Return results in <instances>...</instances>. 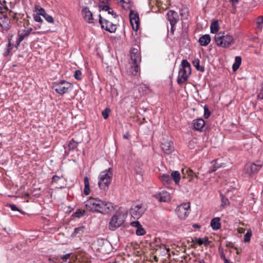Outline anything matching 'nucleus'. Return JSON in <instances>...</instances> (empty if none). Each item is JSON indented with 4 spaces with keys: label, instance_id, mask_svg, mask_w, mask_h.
<instances>
[{
    "label": "nucleus",
    "instance_id": "31",
    "mask_svg": "<svg viewBox=\"0 0 263 263\" xmlns=\"http://www.w3.org/2000/svg\"><path fill=\"white\" fill-rule=\"evenodd\" d=\"M139 70V64L133 63V65L130 67L129 72H130L133 75H136Z\"/></svg>",
    "mask_w": 263,
    "mask_h": 263
},
{
    "label": "nucleus",
    "instance_id": "20",
    "mask_svg": "<svg viewBox=\"0 0 263 263\" xmlns=\"http://www.w3.org/2000/svg\"><path fill=\"white\" fill-rule=\"evenodd\" d=\"M85 229V226H81L74 229L73 233L71 234V236L72 237H75L76 236L80 237L84 233Z\"/></svg>",
    "mask_w": 263,
    "mask_h": 263
},
{
    "label": "nucleus",
    "instance_id": "36",
    "mask_svg": "<svg viewBox=\"0 0 263 263\" xmlns=\"http://www.w3.org/2000/svg\"><path fill=\"white\" fill-rule=\"evenodd\" d=\"M200 61L199 60H195L193 61L194 66L196 67L197 70L203 72L204 71V68L203 66H200Z\"/></svg>",
    "mask_w": 263,
    "mask_h": 263
},
{
    "label": "nucleus",
    "instance_id": "16",
    "mask_svg": "<svg viewBox=\"0 0 263 263\" xmlns=\"http://www.w3.org/2000/svg\"><path fill=\"white\" fill-rule=\"evenodd\" d=\"M154 196L161 202H168L171 200L170 194L166 191L156 194Z\"/></svg>",
    "mask_w": 263,
    "mask_h": 263
},
{
    "label": "nucleus",
    "instance_id": "2",
    "mask_svg": "<svg viewBox=\"0 0 263 263\" xmlns=\"http://www.w3.org/2000/svg\"><path fill=\"white\" fill-rule=\"evenodd\" d=\"M126 217V214L120 210L116 211L108 223V228L111 231H115L121 227L124 222Z\"/></svg>",
    "mask_w": 263,
    "mask_h": 263
},
{
    "label": "nucleus",
    "instance_id": "50",
    "mask_svg": "<svg viewBox=\"0 0 263 263\" xmlns=\"http://www.w3.org/2000/svg\"><path fill=\"white\" fill-rule=\"evenodd\" d=\"M140 52L139 51L138 49H136V48H133L131 49V51H130V54H137V55H138V54H140Z\"/></svg>",
    "mask_w": 263,
    "mask_h": 263
},
{
    "label": "nucleus",
    "instance_id": "23",
    "mask_svg": "<svg viewBox=\"0 0 263 263\" xmlns=\"http://www.w3.org/2000/svg\"><path fill=\"white\" fill-rule=\"evenodd\" d=\"M211 41V37L209 34H205L199 38V42L201 46H207Z\"/></svg>",
    "mask_w": 263,
    "mask_h": 263
},
{
    "label": "nucleus",
    "instance_id": "29",
    "mask_svg": "<svg viewBox=\"0 0 263 263\" xmlns=\"http://www.w3.org/2000/svg\"><path fill=\"white\" fill-rule=\"evenodd\" d=\"M241 63V58L240 57L237 56L235 58V62L233 64L232 68L234 71H236L239 67Z\"/></svg>",
    "mask_w": 263,
    "mask_h": 263
},
{
    "label": "nucleus",
    "instance_id": "13",
    "mask_svg": "<svg viewBox=\"0 0 263 263\" xmlns=\"http://www.w3.org/2000/svg\"><path fill=\"white\" fill-rule=\"evenodd\" d=\"M129 19L133 29L137 31L139 25V18L138 14L133 10H131L129 13Z\"/></svg>",
    "mask_w": 263,
    "mask_h": 263
},
{
    "label": "nucleus",
    "instance_id": "21",
    "mask_svg": "<svg viewBox=\"0 0 263 263\" xmlns=\"http://www.w3.org/2000/svg\"><path fill=\"white\" fill-rule=\"evenodd\" d=\"M159 179L164 185H169L172 182L171 177L168 174H163L159 176Z\"/></svg>",
    "mask_w": 263,
    "mask_h": 263
},
{
    "label": "nucleus",
    "instance_id": "63",
    "mask_svg": "<svg viewBox=\"0 0 263 263\" xmlns=\"http://www.w3.org/2000/svg\"><path fill=\"white\" fill-rule=\"evenodd\" d=\"M221 258H223L224 259L225 258L224 256L223 255H221Z\"/></svg>",
    "mask_w": 263,
    "mask_h": 263
},
{
    "label": "nucleus",
    "instance_id": "48",
    "mask_svg": "<svg viewBox=\"0 0 263 263\" xmlns=\"http://www.w3.org/2000/svg\"><path fill=\"white\" fill-rule=\"evenodd\" d=\"M130 225L131 226H132L133 227H134V228H136V229L139 228L140 226H141V224H140V223L139 222V221H133L130 223Z\"/></svg>",
    "mask_w": 263,
    "mask_h": 263
},
{
    "label": "nucleus",
    "instance_id": "43",
    "mask_svg": "<svg viewBox=\"0 0 263 263\" xmlns=\"http://www.w3.org/2000/svg\"><path fill=\"white\" fill-rule=\"evenodd\" d=\"M221 200V205H224L229 204V201L227 198L224 197L222 194H220Z\"/></svg>",
    "mask_w": 263,
    "mask_h": 263
},
{
    "label": "nucleus",
    "instance_id": "24",
    "mask_svg": "<svg viewBox=\"0 0 263 263\" xmlns=\"http://www.w3.org/2000/svg\"><path fill=\"white\" fill-rule=\"evenodd\" d=\"M220 218L215 217L212 219L211 221V226L214 230H217L220 228Z\"/></svg>",
    "mask_w": 263,
    "mask_h": 263
},
{
    "label": "nucleus",
    "instance_id": "57",
    "mask_svg": "<svg viewBox=\"0 0 263 263\" xmlns=\"http://www.w3.org/2000/svg\"><path fill=\"white\" fill-rule=\"evenodd\" d=\"M183 37H184L185 39H187L188 38V36H187V34H186V33H184V34L183 35Z\"/></svg>",
    "mask_w": 263,
    "mask_h": 263
},
{
    "label": "nucleus",
    "instance_id": "39",
    "mask_svg": "<svg viewBox=\"0 0 263 263\" xmlns=\"http://www.w3.org/2000/svg\"><path fill=\"white\" fill-rule=\"evenodd\" d=\"M252 236V232L251 230L248 231L244 236V241L248 242L250 240L251 237Z\"/></svg>",
    "mask_w": 263,
    "mask_h": 263
},
{
    "label": "nucleus",
    "instance_id": "3",
    "mask_svg": "<svg viewBox=\"0 0 263 263\" xmlns=\"http://www.w3.org/2000/svg\"><path fill=\"white\" fill-rule=\"evenodd\" d=\"M112 168H108L101 172L99 175L98 185L100 189L106 190L110 185L112 177Z\"/></svg>",
    "mask_w": 263,
    "mask_h": 263
},
{
    "label": "nucleus",
    "instance_id": "15",
    "mask_svg": "<svg viewBox=\"0 0 263 263\" xmlns=\"http://www.w3.org/2000/svg\"><path fill=\"white\" fill-rule=\"evenodd\" d=\"M82 14L84 20L88 23H93L92 14L87 7H84L82 10Z\"/></svg>",
    "mask_w": 263,
    "mask_h": 263
},
{
    "label": "nucleus",
    "instance_id": "32",
    "mask_svg": "<svg viewBox=\"0 0 263 263\" xmlns=\"http://www.w3.org/2000/svg\"><path fill=\"white\" fill-rule=\"evenodd\" d=\"M257 28L261 30L263 27V16H259L256 19Z\"/></svg>",
    "mask_w": 263,
    "mask_h": 263
},
{
    "label": "nucleus",
    "instance_id": "17",
    "mask_svg": "<svg viewBox=\"0 0 263 263\" xmlns=\"http://www.w3.org/2000/svg\"><path fill=\"white\" fill-rule=\"evenodd\" d=\"M32 30V28H30L27 30H23L22 32L18 33V38L16 43L19 45L26 37L28 36Z\"/></svg>",
    "mask_w": 263,
    "mask_h": 263
},
{
    "label": "nucleus",
    "instance_id": "47",
    "mask_svg": "<svg viewBox=\"0 0 263 263\" xmlns=\"http://www.w3.org/2000/svg\"><path fill=\"white\" fill-rule=\"evenodd\" d=\"M11 49H12V47L11 46V44H10V43H9V44L8 45V47L6 49V51H5V52L4 53V55L5 57H7L9 54Z\"/></svg>",
    "mask_w": 263,
    "mask_h": 263
},
{
    "label": "nucleus",
    "instance_id": "38",
    "mask_svg": "<svg viewBox=\"0 0 263 263\" xmlns=\"http://www.w3.org/2000/svg\"><path fill=\"white\" fill-rule=\"evenodd\" d=\"M85 211H82L80 209H78L76 211L73 213L72 216L75 217L80 218L84 215Z\"/></svg>",
    "mask_w": 263,
    "mask_h": 263
},
{
    "label": "nucleus",
    "instance_id": "59",
    "mask_svg": "<svg viewBox=\"0 0 263 263\" xmlns=\"http://www.w3.org/2000/svg\"><path fill=\"white\" fill-rule=\"evenodd\" d=\"M39 28H40V26H39V25H37V26L35 27V29H39Z\"/></svg>",
    "mask_w": 263,
    "mask_h": 263
},
{
    "label": "nucleus",
    "instance_id": "60",
    "mask_svg": "<svg viewBox=\"0 0 263 263\" xmlns=\"http://www.w3.org/2000/svg\"><path fill=\"white\" fill-rule=\"evenodd\" d=\"M2 11H3V7L0 6V12L2 13Z\"/></svg>",
    "mask_w": 263,
    "mask_h": 263
},
{
    "label": "nucleus",
    "instance_id": "4",
    "mask_svg": "<svg viewBox=\"0 0 263 263\" xmlns=\"http://www.w3.org/2000/svg\"><path fill=\"white\" fill-rule=\"evenodd\" d=\"M72 88V84L65 80L55 82L53 83V88L56 92L61 95L69 93Z\"/></svg>",
    "mask_w": 263,
    "mask_h": 263
},
{
    "label": "nucleus",
    "instance_id": "42",
    "mask_svg": "<svg viewBox=\"0 0 263 263\" xmlns=\"http://www.w3.org/2000/svg\"><path fill=\"white\" fill-rule=\"evenodd\" d=\"M33 18L34 20L39 23H42L44 22L43 20L41 17V16L37 14H33Z\"/></svg>",
    "mask_w": 263,
    "mask_h": 263
},
{
    "label": "nucleus",
    "instance_id": "11",
    "mask_svg": "<svg viewBox=\"0 0 263 263\" xmlns=\"http://www.w3.org/2000/svg\"><path fill=\"white\" fill-rule=\"evenodd\" d=\"M191 73L190 64L186 60L182 61V78L185 81Z\"/></svg>",
    "mask_w": 263,
    "mask_h": 263
},
{
    "label": "nucleus",
    "instance_id": "34",
    "mask_svg": "<svg viewBox=\"0 0 263 263\" xmlns=\"http://www.w3.org/2000/svg\"><path fill=\"white\" fill-rule=\"evenodd\" d=\"M130 58L133 62V63L139 64L141 62V56L140 53L137 54H130Z\"/></svg>",
    "mask_w": 263,
    "mask_h": 263
},
{
    "label": "nucleus",
    "instance_id": "10",
    "mask_svg": "<svg viewBox=\"0 0 263 263\" xmlns=\"http://www.w3.org/2000/svg\"><path fill=\"white\" fill-rule=\"evenodd\" d=\"M261 167L262 165L260 164L257 165L255 163H249L246 165L244 171L246 174L250 176L252 174L257 173Z\"/></svg>",
    "mask_w": 263,
    "mask_h": 263
},
{
    "label": "nucleus",
    "instance_id": "5",
    "mask_svg": "<svg viewBox=\"0 0 263 263\" xmlns=\"http://www.w3.org/2000/svg\"><path fill=\"white\" fill-rule=\"evenodd\" d=\"M216 45L222 48H227L234 43L233 37L230 35H224L223 33L220 32L215 36Z\"/></svg>",
    "mask_w": 263,
    "mask_h": 263
},
{
    "label": "nucleus",
    "instance_id": "61",
    "mask_svg": "<svg viewBox=\"0 0 263 263\" xmlns=\"http://www.w3.org/2000/svg\"><path fill=\"white\" fill-rule=\"evenodd\" d=\"M224 262H225V263H229L228 260L226 258H224Z\"/></svg>",
    "mask_w": 263,
    "mask_h": 263
},
{
    "label": "nucleus",
    "instance_id": "12",
    "mask_svg": "<svg viewBox=\"0 0 263 263\" xmlns=\"http://www.w3.org/2000/svg\"><path fill=\"white\" fill-rule=\"evenodd\" d=\"M161 149L166 154H171L174 150L173 143L168 140L163 139L161 142Z\"/></svg>",
    "mask_w": 263,
    "mask_h": 263
},
{
    "label": "nucleus",
    "instance_id": "41",
    "mask_svg": "<svg viewBox=\"0 0 263 263\" xmlns=\"http://www.w3.org/2000/svg\"><path fill=\"white\" fill-rule=\"evenodd\" d=\"M82 72L80 70H76L74 72V77L77 80L82 79Z\"/></svg>",
    "mask_w": 263,
    "mask_h": 263
},
{
    "label": "nucleus",
    "instance_id": "6",
    "mask_svg": "<svg viewBox=\"0 0 263 263\" xmlns=\"http://www.w3.org/2000/svg\"><path fill=\"white\" fill-rule=\"evenodd\" d=\"M168 21L171 25L170 33L174 34L175 30V25L179 20L178 13L173 10H170L167 13Z\"/></svg>",
    "mask_w": 263,
    "mask_h": 263
},
{
    "label": "nucleus",
    "instance_id": "46",
    "mask_svg": "<svg viewBox=\"0 0 263 263\" xmlns=\"http://www.w3.org/2000/svg\"><path fill=\"white\" fill-rule=\"evenodd\" d=\"M210 116V112L206 106L204 107V117L205 118L208 119Z\"/></svg>",
    "mask_w": 263,
    "mask_h": 263
},
{
    "label": "nucleus",
    "instance_id": "19",
    "mask_svg": "<svg viewBox=\"0 0 263 263\" xmlns=\"http://www.w3.org/2000/svg\"><path fill=\"white\" fill-rule=\"evenodd\" d=\"M205 125V122L201 118L197 119L193 121L194 128L199 131H201Z\"/></svg>",
    "mask_w": 263,
    "mask_h": 263
},
{
    "label": "nucleus",
    "instance_id": "26",
    "mask_svg": "<svg viewBox=\"0 0 263 263\" xmlns=\"http://www.w3.org/2000/svg\"><path fill=\"white\" fill-rule=\"evenodd\" d=\"M170 176L171 177L172 180H173L175 184H179L181 177L180 174L178 171H173L171 173Z\"/></svg>",
    "mask_w": 263,
    "mask_h": 263
},
{
    "label": "nucleus",
    "instance_id": "14",
    "mask_svg": "<svg viewBox=\"0 0 263 263\" xmlns=\"http://www.w3.org/2000/svg\"><path fill=\"white\" fill-rule=\"evenodd\" d=\"M2 17H0V26L3 30L7 31L10 28V19L6 15L2 14Z\"/></svg>",
    "mask_w": 263,
    "mask_h": 263
},
{
    "label": "nucleus",
    "instance_id": "53",
    "mask_svg": "<svg viewBox=\"0 0 263 263\" xmlns=\"http://www.w3.org/2000/svg\"><path fill=\"white\" fill-rule=\"evenodd\" d=\"M257 97L259 99H263V88L260 90L259 93L258 94Z\"/></svg>",
    "mask_w": 263,
    "mask_h": 263
},
{
    "label": "nucleus",
    "instance_id": "7",
    "mask_svg": "<svg viewBox=\"0 0 263 263\" xmlns=\"http://www.w3.org/2000/svg\"><path fill=\"white\" fill-rule=\"evenodd\" d=\"M145 211V208L142 204L133 205L130 209L132 217L135 219L140 218Z\"/></svg>",
    "mask_w": 263,
    "mask_h": 263
},
{
    "label": "nucleus",
    "instance_id": "28",
    "mask_svg": "<svg viewBox=\"0 0 263 263\" xmlns=\"http://www.w3.org/2000/svg\"><path fill=\"white\" fill-rule=\"evenodd\" d=\"M195 242L197 243L199 245H201L204 244L205 246H208L210 244V241H209L208 238L206 237L204 238H196L195 239Z\"/></svg>",
    "mask_w": 263,
    "mask_h": 263
},
{
    "label": "nucleus",
    "instance_id": "64",
    "mask_svg": "<svg viewBox=\"0 0 263 263\" xmlns=\"http://www.w3.org/2000/svg\"><path fill=\"white\" fill-rule=\"evenodd\" d=\"M200 263H204V261H200Z\"/></svg>",
    "mask_w": 263,
    "mask_h": 263
},
{
    "label": "nucleus",
    "instance_id": "51",
    "mask_svg": "<svg viewBox=\"0 0 263 263\" xmlns=\"http://www.w3.org/2000/svg\"><path fill=\"white\" fill-rule=\"evenodd\" d=\"M106 11L108 12V14H110L112 15H113L114 17H116L117 16L116 14L114 13V11L110 7H109L108 9H107Z\"/></svg>",
    "mask_w": 263,
    "mask_h": 263
},
{
    "label": "nucleus",
    "instance_id": "27",
    "mask_svg": "<svg viewBox=\"0 0 263 263\" xmlns=\"http://www.w3.org/2000/svg\"><path fill=\"white\" fill-rule=\"evenodd\" d=\"M84 194L85 195H88L90 193L89 182L88 177L86 176L84 178Z\"/></svg>",
    "mask_w": 263,
    "mask_h": 263
},
{
    "label": "nucleus",
    "instance_id": "9",
    "mask_svg": "<svg viewBox=\"0 0 263 263\" xmlns=\"http://www.w3.org/2000/svg\"><path fill=\"white\" fill-rule=\"evenodd\" d=\"M190 17L189 14V8L184 6H182V25L184 24V30L186 32V29L189 25V18Z\"/></svg>",
    "mask_w": 263,
    "mask_h": 263
},
{
    "label": "nucleus",
    "instance_id": "8",
    "mask_svg": "<svg viewBox=\"0 0 263 263\" xmlns=\"http://www.w3.org/2000/svg\"><path fill=\"white\" fill-rule=\"evenodd\" d=\"M99 23L102 28L110 33L114 32L116 30V25L107 20L103 18L100 14L99 15Z\"/></svg>",
    "mask_w": 263,
    "mask_h": 263
},
{
    "label": "nucleus",
    "instance_id": "22",
    "mask_svg": "<svg viewBox=\"0 0 263 263\" xmlns=\"http://www.w3.org/2000/svg\"><path fill=\"white\" fill-rule=\"evenodd\" d=\"M182 208L184 210L183 213V219L186 218L191 213L190 202H187L182 203Z\"/></svg>",
    "mask_w": 263,
    "mask_h": 263
},
{
    "label": "nucleus",
    "instance_id": "33",
    "mask_svg": "<svg viewBox=\"0 0 263 263\" xmlns=\"http://www.w3.org/2000/svg\"><path fill=\"white\" fill-rule=\"evenodd\" d=\"M35 9L36 11L38 12L37 14H39L40 16L42 15L44 17L47 14L45 10L39 5H35Z\"/></svg>",
    "mask_w": 263,
    "mask_h": 263
},
{
    "label": "nucleus",
    "instance_id": "1",
    "mask_svg": "<svg viewBox=\"0 0 263 263\" xmlns=\"http://www.w3.org/2000/svg\"><path fill=\"white\" fill-rule=\"evenodd\" d=\"M86 209L91 212L107 214L113 210V205L111 202L101 200L99 198L91 197L84 202Z\"/></svg>",
    "mask_w": 263,
    "mask_h": 263
},
{
    "label": "nucleus",
    "instance_id": "18",
    "mask_svg": "<svg viewBox=\"0 0 263 263\" xmlns=\"http://www.w3.org/2000/svg\"><path fill=\"white\" fill-rule=\"evenodd\" d=\"M182 178L184 180L187 179V182H191L194 177V173L188 168H182Z\"/></svg>",
    "mask_w": 263,
    "mask_h": 263
},
{
    "label": "nucleus",
    "instance_id": "37",
    "mask_svg": "<svg viewBox=\"0 0 263 263\" xmlns=\"http://www.w3.org/2000/svg\"><path fill=\"white\" fill-rule=\"evenodd\" d=\"M146 233L145 230L143 228L142 225L138 228L136 230V234L138 236H142Z\"/></svg>",
    "mask_w": 263,
    "mask_h": 263
},
{
    "label": "nucleus",
    "instance_id": "58",
    "mask_svg": "<svg viewBox=\"0 0 263 263\" xmlns=\"http://www.w3.org/2000/svg\"><path fill=\"white\" fill-rule=\"evenodd\" d=\"M180 205H178L176 209V211H178L180 209Z\"/></svg>",
    "mask_w": 263,
    "mask_h": 263
},
{
    "label": "nucleus",
    "instance_id": "52",
    "mask_svg": "<svg viewBox=\"0 0 263 263\" xmlns=\"http://www.w3.org/2000/svg\"><path fill=\"white\" fill-rule=\"evenodd\" d=\"M181 73V67L179 68L178 70V77L177 80V83L178 84L181 85V77H180V74Z\"/></svg>",
    "mask_w": 263,
    "mask_h": 263
},
{
    "label": "nucleus",
    "instance_id": "40",
    "mask_svg": "<svg viewBox=\"0 0 263 263\" xmlns=\"http://www.w3.org/2000/svg\"><path fill=\"white\" fill-rule=\"evenodd\" d=\"M110 112V109L109 108H106L104 110H103L102 112V115L103 118L105 119L108 118L109 116V113Z\"/></svg>",
    "mask_w": 263,
    "mask_h": 263
},
{
    "label": "nucleus",
    "instance_id": "45",
    "mask_svg": "<svg viewBox=\"0 0 263 263\" xmlns=\"http://www.w3.org/2000/svg\"><path fill=\"white\" fill-rule=\"evenodd\" d=\"M44 17L48 23H53L54 22L53 17L47 13L44 16Z\"/></svg>",
    "mask_w": 263,
    "mask_h": 263
},
{
    "label": "nucleus",
    "instance_id": "44",
    "mask_svg": "<svg viewBox=\"0 0 263 263\" xmlns=\"http://www.w3.org/2000/svg\"><path fill=\"white\" fill-rule=\"evenodd\" d=\"M9 207L11 209V210L13 211H18L21 213H23V212L21 210H20L15 204H9Z\"/></svg>",
    "mask_w": 263,
    "mask_h": 263
},
{
    "label": "nucleus",
    "instance_id": "35",
    "mask_svg": "<svg viewBox=\"0 0 263 263\" xmlns=\"http://www.w3.org/2000/svg\"><path fill=\"white\" fill-rule=\"evenodd\" d=\"M79 143L74 141L73 139H71L68 144V147L70 151H73L78 145Z\"/></svg>",
    "mask_w": 263,
    "mask_h": 263
},
{
    "label": "nucleus",
    "instance_id": "49",
    "mask_svg": "<svg viewBox=\"0 0 263 263\" xmlns=\"http://www.w3.org/2000/svg\"><path fill=\"white\" fill-rule=\"evenodd\" d=\"M70 253H67L66 254L61 256L60 258L62 260H67L70 256Z\"/></svg>",
    "mask_w": 263,
    "mask_h": 263
},
{
    "label": "nucleus",
    "instance_id": "25",
    "mask_svg": "<svg viewBox=\"0 0 263 263\" xmlns=\"http://www.w3.org/2000/svg\"><path fill=\"white\" fill-rule=\"evenodd\" d=\"M100 10L107 11L109 7L108 0H100L98 4Z\"/></svg>",
    "mask_w": 263,
    "mask_h": 263
},
{
    "label": "nucleus",
    "instance_id": "56",
    "mask_svg": "<svg viewBox=\"0 0 263 263\" xmlns=\"http://www.w3.org/2000/svg\"><path fill=\"white\" fill-rule=\"evenodd\" d=\"M238 232L239 233H242L245 232V229H243V228H239L238 229Z\"/></svg>",
    "mask_w": 263,
    "mask_h": 263
},
{
    "label": "nucleus",
    "instance_id": "55",
    "mask_svg": "<svg viewBox=\"0 0 263 263\" xmlns=\"http://www.w3.org/2000/svg\"><path fill=\"white\" fill-rule=\"evenodd\" d=\"M192 227L194 228H195V229H199L200 228V226L199 225V224H194Z\"/></svg>",
    "mask_w": 263,
    "mask_h": 263
},
{
    "label": "nucleus",
    "instance_id": "62",
    "mask_svg": "<svg viewBox=\"0 0 263 263\" xmlns=\"http://www.w3.org/2000/svg\"><path fill=\"white\" fill-rule=\"evenodd\" d=\"M187 256H185V257H183V259H184V260H185V261H187Z\"/></svg>",
    "mask_w": 263,
    "mask_h": 263
},
{
    "label": "nucleus",
    "instance_id": "30",
    "mask_svg": "<svg viewBox=\"0 0 263 263\" xmlns=\"http://www.w3.org/2000/svg\"><path fill=\"white\" fill-rule=\"evenodd\" d=\"M211 32L212 33H216L219 30V24L218 21H214L210 26Z\"/></svg>",
    "mask_w": 263,
    "mask_h": 263
},
{
    "label": "nucleus",
    "instance_id": "54",
    "mask_svg": "<svg viewBox=\"0 0 263 263\" xmlns=\"http://www.w3.org/2000/svg\"><path fill=\"white\" fill-rule=\"evenodd\" d=\"M60 178H61L59 176H57V175H54L52 177V180L53 182H58L60 179Z\"/></svg>",
    "mask_w": 263,
    "mask_h": 263
}]
</instances>
